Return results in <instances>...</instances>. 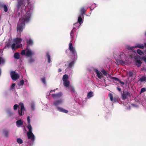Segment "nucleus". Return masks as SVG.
Returning <instances> with one entry per match:
<instances>
[{"mask_svg": "<svg viewBox=\"0 0 146 146\" xmlns=\"http://www.w3.org/2000/svg\"><path fill=\"white\" fill-rule=\"evenodd\" d=\"M21 54L22 55H25L27 57H31L34 54V53L31 50L29 49L27 47L25 50H22Z\"/></svg>", "mask_w": 146, "mask_h": 146, "instance_id": "obj_1", "label": "nucleus"}, {"mask_svg": "<svg viewBox=\"0 0 146 146\" xmlns=\"http://www.w3.org/2000/svg\"><path fill=\"white\" fill-rule=\"evenodd\" d=\"M31 17V14L29 13H27L25 16L22 17L21 19L19 20V21L24 23L28 22L30 20Z\"/></svg>", "mask_w": 146, "mask_h": 146, "instance_id": "obj_2", "label": "nucleus"}, {"mask_svg": "<svg viewBox=\"0 0 146 146\" xmlns=\"http://www.w3.org/2000/svg\"><path fill=\"white\" fill-rule=\"evenodd\" d=\"M130 97V93L128 91L125 90L123 91L121 94V97L123 100L128 99Z\"/></svg>", "mask_w": 146, "mask_h": 146, "instance_id": "obj_3", "label": "nucleus"}, {"mask_svg": "<svg viewBox=\"0 0 146 146\" xmlns=\"http://www.w3.org/2000/svg\"><path fill=\"white\" fill-rule=\"evenodd\" d=\"M68 49L72 54L74 56V57L75 58H77V56L76 51L75 48L73 47L72 43L71 42L69 44Z\"/></svg>", "mask_w": 146, "mask_h": 146, "instance_id": "obj_4", "label": "nucleus"}, {"mask_svg": "<svg viewBox=\"0 0 146 146\" xmlns=\"http://www.w3.org/2000/svg\"><path fill=\"white\" fill-rule=\"evenodd\" d=\"M25 25L24 23L19 21L18 23L17 27V31L20 33L22 31Z\"/></svg>", "mask_w": 146, "mask_h": 146, "instance_id": "obj_5", "label": "nucleus"}, {"mask_svg": "<svg viewBox=\"0 0 146 146\" xmlns=\"http://www.w3.org/2000/svg\"><path fill=\"white\" fill-rule=\"evenodd\" d=\"M11 75L12 80H16L19 78V74L15 73V71H12L11 72Z\"/></svg>", "mask_w": 146, "mask_h": 146, "instance_id": "obj_6", "label": "nucleus"}, {"mask_svg": "<svg viewBox=\"0 0 146 146\" xmlns=\"http://www.w3.org/2000/svg\"><path fill=\"white\" fill-rule=\"evenodd\" d=\"M25 3L24 2V0H18L17 7L18 9L20 8L21 7H24Z\"/></svg>", "mask_w": 146, "mask_h": 146, "instance_id": "obj_7", "label": "nucleus"}, {"mask_svg": "<svg viewBox=\"0 0 146 146\" xmlns=\"http://www.w3.org/2000/svg\"><path fill=\"white\" fill-rule=\"evenodd\" d=\"M27 135L28 138L31 139L32 141H34L35 140V137L32 132L27 133Z\"/></svg>", "mask_w": 146, "mask_h": 146, "instance_id": "obj_8", "label": "nucleus"}, {"mask_svg": "<svg viewBox=\"0 0 146 146\" xmlns=\"http://www.w3.org/2000/svg\"><path fill=\"white\" fill-rule=\"evenodd\" d=\"M27 135L28 138L31 139L32 141H34L35 140V137L32 132L27 133Z\"/></svg>", "mask_w": 146, "mask_h": 146, "instance_id": "obj_9", "label": "nucleus"}, {"mask_svg": "<svg viewBox=\"0 0 146 146\" xmlns=\"http://www.w3.org/2000/svg\"><path fill=\"white\" fill-rule=\"evenodd\" d=\"M62 94L61 92H59L56 94H52V97L53 98H60L62 96Z\"/></svg>", "mask_w": 146, "mask_h": 146, "instance_id": "obj_10", "label": "nucleus"}, {"mask_svg": "<svg viewBox=\"0 0 146 146\" xmlns=\"http://www.w3.org/2000/svg\"><path fill=\"white\" fill-rule=\"evenodd\" d=\"M21 105V109L20 110H19V114L20 116L22 115H23V111L25 110L24 108V105L23 103L20 104Z\"/></svg>", "mask_w": 146, "mask_h": 146, "instance_id": "obj_11", "label": "nucleus"}, {"mask_svg": "<svg viewBox=\"0 0 146 146\" xmlns=\"http://www.w3.org/2000/svg\"><path fill=\"white\" fill-rule=\"evenodd\" d=\"M62 102L63 100L62 99H60L54 101L53 104L54 106L57 107L58 105L62 104Z\"/></svg>", "mask_w": 146, "mask_h": 146, "instance_id": "obj_12", "label": "nucleus"}, {"mask_svg": "<svg viewBox=\"0 0 146 146\" xmlns=\"http://www.w3.org/2000/svg\"><path fill=\"white\" fill-rule=\"evenodd\" d=\"M56 108L58 111L62 112L67 113L68 112V111L67 110H66L62 108L59 107L58 106H57L56 107Z\"/></svg>", "mask_w": 146, "mask_h": 146, "instance_id": "obj_13", "label": "nucleus"}, {"mask_svg": "<svg viewBox=\"0 0 146 146\" xmlns=\"http://www.w3.org/2000/svg\"><path fill=\"white\" fill-rule=\"evenodd\" d=\"M26 41L27 42V48H29L30 45H32L33 44V40L31 39H27Z\"/></svg>", "mask_w": 146, "mask_h": 146, "instance_id": "obj_14", "label": "nucleus"}, {"mask_svg": "<svg viewBox=\"0 0 146 146\" xmlns=\"http://www.w3.org/2000/svg\"><path fill=\"white\" fill-rule=\"evenodd\" d=\"M119 56L121 59H124L126 60L127 56L123 52H121L120 53Z\"/></svg>", "mask_w": 146, "mask_h": 146, "instance_id": "obj_15", "label": "nucleus"}, {"mask_svg": "<svg viewBox=\"0 0 146 146\" xmlns=\"http://www.w3.org/2000/svg\"><path fill=\"white\" fill-rule=\"evenodd\" d=\"M16 124L17 127H19L23 125V122L22 120L19 119L16 122Z\"/></svg>", "mask_w": 146, "mask_h": 146, "instance_id": "obj_16", "label": "nucleus"}, {"mask_svg": "<svg viewBox=\"0 0 146 146\" xmlns=\"http://www.w3.org/2000/svg\"><path fill=\"white\" fill-rule=\"evenodd\" d=\"M84 18V15H80L78 17V21L80 25L83 22L82 18Z\"/></svg>", "mask_w": 146, "mask_h": 146, "instance_id": "obj_17", "label": "nucleus"}, {"mask_svg": "<svg viewBox=\"0 0 146 146\" xmlns=\"http://www.w3.org/2000/svg\"><path fill=\"white\" fill-rule=\"evenodd\" d=\"M94 71L96 74L97 75L98 77L100 78H101L102 77V75L100 72H99L97 69H95Z\"/></svg>", "mask_w": 146, "mask_h": 146, "instance_id": "obj_18", "label": "nucleus"}, {"mask_svg": "<svg viewBox=\"0 0 146 146\" xmlns=\"http://www.w3.org/2000/svg\"><path fill=\"white\" fill-rule=\"evenodd\" d=\"M146 81V76H142L138 80V81H139L140 82H145Z\"/></svg>", "mask_w": 146, "mask_h": 146, "instance_id": "obj_19", "label": "nucleus"}, {"mask_svg": "<svg viewBox=\"0 0 146 146\" xmlns=\"http://www.w3.org/2000/svg\"><path fill=\"white\" fill-rule=\"evenodd\" d=\"M76 31V29L75 28H74L71 31L70 34L71 38L72 40L74 38V33Z\"/></svg>", "mask_w": 146, "mask_h": 146, "instance_id": "obj_20", "label": "nucleus"}, {"mask_svg": "<svg viewBox=\"0 0 146 146\" xmlns=\"http://www.w3.org/2000/svg\"><path fill=\"white\" fill-rule=\"evenodd\" d=\"M108 96L110 98V99L111 101H113V102H115L117 101V100L116 98H114L113 99V95L112 94H109Z\"/></svg>", "mask_w": 146, "mask_h": 146, "instance_id": "obj_21", "label": "nucleus"}, {"mask_svg": "<svg viewBox=\"0 0 146 146\" xmlns=\"http://www.w3.org/2000/svg\"><path fill=\"white\" fill-rule=\"evenodd\" d=\"M22 41V39L18 38H17L14 39V42L16 44H19Z\"/></svg>", "mask_w": 146, "mask_h": 146, "instance_id": "obj_22", "label": "nucleus"}, {"mask_svg": "<svg viewBox=\"0 0 146 146\" xmlns=\"http://www.w3.org/2000/svg\"><path fill=\"white\" fill-rule=\"evenodd\" d=\"M136 64L137 66L138 67H139L141 66L142 63V62L139 60H137L135 61Z\"/></svg>", "mask_w": 146, "mask_h": 146, "instance_id": "obj_23", "label": "nucleus"}, {"mask_svg": "<svg viewBox=\"0 0 146 146\" xmlns=\"http://www.w3.org/2000/svg\"><path fill=\"white\" fill-rule=\"evenodd\" d=\"M135 47L141 49H143L145 46L143 44H138L135 46Z\"/></svg>", "mask_w": 146, "mask_h": 146, "instance_id": "obj_24", "label": "nucleus"}, {"mask_svg": "<svg viewBox=\"0 0 146 146\" xmlns=\"http://www.w3.org/2000/svg\"><path fill=\"white\" fill-rule=\"evenodd\" d=\"M64 85L66 87L69 86L70 84V82L69 80H65L63 81Z\"/></svg>", "mask_w": 146, "mask_h": 146, "instance_id": "obj_25", "label": "nucleus"}, {"mask_svg": "<svg viewBox=\"0 0 146 146\" xmlns=\"http://www.w3.org/2000/svg\"><path fill=\"white\" fill-rule=\"evenodd\" d=\"M14 57L15 59H19L20 58V56L19 53L16 52L14 54Z\"/></svg>", "mask_w": 146, "mask_h": 146, "instance_id": "obj_26", "label": "nucleus"}, {"mask_svg": "<svg viewBox=\"0 0 146 146\" xmlns=\"http://www.w3.org/2000/svg\"><path fill=\"white\" fill-rule=\"evenodd\" d=\"M5 137H7L8 136L9 134V131L6 130H4L3 131Z\"/></svg>", "mask_w": 146, "mask_h": 146, "instance_id": "obj_27", "label": "nucleus"}, {"mask_svg": "<svg viewBox=\"0 0 146 146\" xmlns=\"http://www.w3.org/2000/svg\"><path fill=\"white\" fill-rule=\"evenodd\" d=\"M86 11V9H84V7L82 8L80 10V15H83V14H84L85 12Z\"/></svg>", "mask_w": 146, "mask_h": 146, "instance_id": "obj_28", "label": "nucleus"}, {"mask_svg": "<svg viewBox=\"0 0 146 146\" xmlns=\"http://www.w3.org/2000/svg\"><path fill=\"white\" fill-rule=\"evenodd\" d=\"M27 127L29 131L27 133H31L32 132V128L31 125V124H28V126H27Z\"/></svg>", "mask_w": 146, "mask_h": 146, "instance_id": "obj_29", "label": "nucleus"}, {"mask_svg": "<svg viewBox=\"0 0 146 146\" xmlns=\"http://www.w3.org/2000/svg\"><path fill=\"white\" fill-rule=\"evenodd\" d=\"M93 92H89L87 94V97L88 98H90L93 96Z\"/></svg>", "mask_w": 146, "mask_h": 146, "instance_id": "obj_30", "label": "nucleus"}, {"mask_svg": "<svg viewBox=\"0 0 146 146\" xmlns=\"http://www.w3.org/2000/svg\"><path fill=\"white\" fill-rule=\"evenodd\" d=\"M46 56L48 58V63H50L51 62L50 56L48 53H47L46 55Z\"/></svg>", "mask_w": 146, "mask_h": 146, "instance_id": "obj_31", "label": "nucleus"}, {"mask_svg": "<svg viewBox=\"0 0 146 146\" xmlns=\"http://www.w3.org/2000/svg\"><path fill=\"white\" fill-rule=\"evenodd\" d=\"M68 78V76L67 74L64 75L62 78V80L63 81L65 80H67Z\"/></svg>", "mask_w": 146, "mask_h": 146, "instance_id": "obj_32", "label": "nucleus"}, {"mask_svg": "<svg viewBox=\"0 0 146 146\" xmlns=\"http://www.w3.org/2000/svg\"><path fill=\"white\" fill-rule=\"evenodd\" d=\"M69 89L70 90L71 92H75V89L73 86H70L69 87Z\"/></svg>", "mask_w": 146, "mask_h": 146, "instance_id": "obj_33", "label": "nucleus"}, {"mask_svg": "<svg viewBox=\"0 0 146 146\" xmlns=\"http://www.w3.org/2000/svg\"><path fill=\"white\" fill-rule=\"evenodd\" d=\"M137 53L140 55H142L143 54V52L140 49H137Z\"/></svg>", "mask_w": 146, "mask_h": 146, "instance_id": "obj_34", "label": "nucleus"}, {"mask_svg": "<svg viewBox=\"0 0 146 146\" xmlns=\"http://www.w3.org/2000/svg\"><path fill=\"white\" fill-rule=\"evenodd\" d=\"M135 48V46H128L127 47V49L129 50H133Z\"/></svg>", "mask_w": 146, "mask_h": 146, "instance_id": "obj_35", "label": "nucleus"}, {"mask_svg": "<svg viewBox=\"0 0 146 146\" xmlns=\"http://www.w3.org/2000/svg\"><path fill=\"white\" fill-rule=\"evenodd\" d=\"M17 143L19 144H21L23 143V140L20 138H17Z\"/></svg>", "mask_w": 146, "mask_h": 146, "instance_id": "obj_36", "label": "nucleus"}, {"mask_svg": "<svg viewBox=\"0 0 146 146\" xmlns=\"http://www.w3.org/2000/svg\"><path fill=\"white\" fill-rule=\"evenodd\" d=\"M74 61H72V62L69 63L68 64V67L70 68H71L72 67V66L74 65Z\"/></svg>", "mask_w": 146, "mask_h": 146, "instance_id": "obj_37", "label": "nucleus"}, {"mask_svg": "<svg viewBox=\"0 0 146 146\" xmlns=\"http://www.w3.org/2000/svg\"><path fill=\"white\" fill-rule=\"evenodd\" d=\"M24 83V81L23 80H22L19 82L18 85L19 86H23Z\"/></svg>", "mask_w": 146, "mask_h": 146, "instance_id": "obj_38", "label": "nucleus"}, {"mask_svg": "<svg viewBox=\"0 0 146 146\" xmlns=\"http://www.w3.org/2000/svg\"><path fill=\"white\" fill-rule=\"evenodd\" d=\"M5 62V60L3 58L0 57V64L1 63H4Z\"/></svg>", "mask_w": 146, "mask_h": 146, "instance_id": "obj_39", "label": "nucleus"}, {"mask_svg": "<svg viewBox=\"0 0 146 146\" xmlns=\"http://www.w3.org/2000/svg\"><path fill=\"white\" fill-rule=\"evenodd\" d=\"M35 61V60L33 58L31 57L30 58L29 60V62L30 63H32L34 62Z\"/></svg>", "mask_w": 146, "mask_h": 146, "instance_id": "obj_40", "label": "nucleus"}, {"mask_svg": "<svg viewBox=\"0 0 146 146\" xmlns=\"http://www.w3.org/2000/svg\"><path fill=\"white\" fill-rule=\"evenodd\" d=\"M133 72L129 71L128 72V75L129 77H131L133 76Z\"/></svg>", "mask_w": 146, "mask_h": 146, "instance_id": "obj_41", "label": "nucleus"}, {"mask_svg": "<svg viewBox=\"0 0 146 146\" xmlns=\"http://www.w3.org/2000/svg\"><path fill=\"white\" fill-rule=\"evenodd\" d=\"M124 59H121L119 60V61L122 64H124L125 63V60Z\"/></svg>", "mask_w": 146, "mask_h": 146, "instance_id": "obj_42", "label": "nucleus"}, {"mask_svg": "<svg viewBox=\"0 0 146 146\" xmlns=\"http://www.w3.org/2000/svg\"><path fill=\"white\" fill-rule=\"evenodd\" d=\"M41 80L42 82L44 84H46V80L45 78L44 77L42 78H41Z\"/></svg>", "mask_w": 146, "mask_h": 146, "instance_id": "obj_43", "label": "nucleus"}, {"mask_svg": "<svg viewBox=\"0 0 146 146\" xmlns=\"http://www.w3.org/2000/svg\"><path fill=\"white\" fill-rule=\"evenodd\" d=\"M102 73L105 76H106L107 75V72L104 70H103L101 71Z\"/></svg>", "mask_w": 146, "mask_h": 146, "instance_id": "obj_44", "label": "nucleus"}, {"mask_svg": "<svg viewBox=\"0 0 146 146\" xmlns=\"http://www.w3.org/2000/svg\"><path fill=\"white\" fill-rule=\"evenodd\" d=\"M111 79L112 80H117L118 82H119V80L118 78H116V77H111Z\"/></svg>", "mask_w": 146, "mask_h": 146, "instance_id": "obj_45", "label": "nucleus"}, {"mask_svg": "<svg viewBox=\"0 0 146 146\" xmlns=\"http://www.w3.org/2000/svg\"><path fill=\"white\" fill-rule=\"evenodd\" d=\"M27 121L28 124H30V117L29 116L27 117Z\"/></svg>", "mask_w": 146, "mask_h": 146, "instance_id": "obj_46", "label": "nucleus"}, {"mask_svg": "<svg viewBox=\"0 0 146 146\" xmlns=\"http://www.w3.org/2000/svg\"><path fill=\"white\" fill-rule=\"evenodd\" d=\"M18 106V105L17 104H15L13 106V109L14 110H17Z\"/></svg>", "mask_w": 146, "mask_h": 146, "instance_id": "obj_47", "label": "nucleus"}, {"mask_svg": "<svg viewBox=\"0 0 146 146\" xmlns=\"http://www.w3.org/2000/svg\"><path fill=\"white\" fill-rule=\"evenodd\" d=\"M15 44L14 43L13 44L11 45V47L12 49H15Z\"/></svg>", "mask_w": 146, "mask_h": 146, "instance_id": "obj_48", "label": "nucleus"}, {"mask_svg": "<svg viewBox=\"0 0 146 146\" xmlns=\"http://www.w3.org/2000/svg\"><path fill=\"white\" fill-rule=\"evenodd\" d=\"M146 91V89L145 88H142L141 90V92H144Z\"/></svg>", "mask_w": 146, "mask_h": 146, "instance_id": "obj_49", "label": "nucleus"}, {"mask_svg": "<svg viewBox=\"0 0 146 146\" xmlns=\"http://www.w3.org/2000/svg\"><path fill=\"white\" fill-rule=\"evenodd\" d=\"M21 46H22L21 44H19V45H16L15 46L16 48L17 49L20 47H21Z\"/></svg>", "mask_w": 146, "mask_h": 146, "instance_id": "obj_50", "label": "nucleus"}, {"mask_svg": "<svg viewBox=\"0 0 146 146\" xmlns=\"http://www.w3.org/2000/svg\"><path fill=\"white\" fill-rule=\"evenodd\" d=\"M117 89L119 92H121V88H119V87H117Z\"/></svg>", "mask_w": 146, "mask_h": 146, "instance_id": "obj_51", "label": "nucleus"}, {"mask_svg": "<svg viewBox=\"0 0 146 146\" xmlns=\"http://www.w3.org/2000/svg\"><path fill=\"white\" fill-rule=\"evenodd\" d=\"M118 82L120 83L121 84L123 85H124L125 84L123 82L121 81L120 80H119Z\"/></svg>", "mask_w": 146, "mask_h": 146, "instance_id": "obj_52", "label": "nucleus"}, {"mask_svg": "<svg viewBox=\"0 0 146 146\" xmlns=\"http://www.w3.org/2000/svg\"><path fill=\"white\" fill-rule=\"evenodd\" d=\"M15 83H13L12 84V85H11V88H12L13 89V87H14L15 86Z\"/></svg>", "mask_w": 146, "mask_h": 146, "instance_id": "obj_53", "label": "nucleus"}, {"mask_svg": "<svg viewBox=\"0 0 146 146\" xmlns=\"http://www.w3.org/2000/svg\"><path fill=\"white\" fill-rule=\"evenodd\" d=\"M34 107H35V106H34V104H31V108L32 109H34Z\"/></svg>", "mask_w": 146, "mask_h": 146, "instance_id": "obj_54", "label": "nucleus"}, {"mask_svg": "<svg viewBox=\"0 0 146 146\" xmlns=\"http://www.w3.org/2000/svg\"><path fill=\"white\" fill-rule=\"evenodd\" d=\"M11 45L9 43H8L6 45V47H10Z\"/></svg>", "mask_w": 146, "mask_h": 146, "instance_id": "obj_55", "label": "nucleus"}, {"mask_svg": "<svg viewBox=\"0 0 146 146\" xmlns=\"http://www.w3.org/2000/svg\"><path fill=\"white\" fill-rule=\"evenodd\" d=\"M55 90H51L50 91V93H52V92H55Z\"/></svg>", "mask_w": 146, "mask_h": 146, "instance_id": "obj_56", "label": "nucleus"}, {"mask_svg": "<svg viewBox=\"0 0 146 146\" xmlns=\"http://www.w3.org/2000/svg\"><path fill=\"white\" fill-rule=\"evenodd\" d=\"M62 71V70L60 68H59L58 70V72H61Z\"/></svg>", "mask_w": 146, "mask_h": 146, "instance_id": "obj_57", "label": "nucleus"}, {"mask_svg": "<svg viewBox=\"0 0 146 146\" xmlns=\"http://www.w3.org/2000/svg\"><path fill=\"white\" fill-rule=\"evenodd\" d=\"M1 72V69L0 68V72Z\"/></svg>", "mask_w": 146, "mask_h": 146, "instance_id": "obj_58", "label": "nucleus"}, {"mask_svg": "<svg viewBox=\"0 0 146 146\" xmlns=\"http://www.w3.org/2000/svg\"><path fill=\"white\" fill-rule=\"evenodd\" d=\"M145 46H146V43H145Z\"/></svg>", "mask_w": 146, "mask_h": 146, "instance_id": "obj_59", "label": "nucleus"}, {"mask_svg": "<svg viewBox=\"0 0 146 146\" xmlns=\"http://www.w3.org/2000/svg\"><path fill=\"white\" fill-rule=\"evenodd\" d=\"M145 35L146 36V32H145Z\"/></svg>", "mask_w": 146, "mask_h": 146, "instance_id": "obj_60", "label": "nucleus"}, {"mask_svg": "<svg viewBox=\"0 0 146 146\" xmlns=\"http://www.w3.org/2000/svg\"><path fill=\"white\" fill-rule=\"evenodd\" d=\"M1 72H0V76L1 75Z\"/></svg>", "mask_w": 146, "mask_h": 146, "instance_id": "obj_61", "label": "nucleus"}]
</instances>
